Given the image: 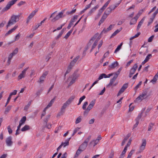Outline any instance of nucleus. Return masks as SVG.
Returning a JSON list of instances; mask_svg holds the SVG:
<instances>
[{"label":"nucleus","instance_id":"nucleus-1","mask_svg":"<svg viewBox=\"0 0 158 158\" xmlns=\"http://www.w3.org/2000/svg\"><path fill=\"white\" fill-rule=\"evenodd\" d=\"M20 15H12L9 19L7 25L6 26V28H8L10 26L15 24L16 22L18 21L19 19V17Z\"/></svg>","mask_w":158,"mask_h":158},{"label":"nucleus","instance_id":"nucleus-2","mask_svg":"<svg viewBox=\"0 0 158 158\" xmlns=\"http://www.w3.org/2000/svg\"><path fill=\"white\" fill-rule=\"evenodd\" d=\"M147 92V91H144L136 98L135 101V102H141L143 100L148 97Z\"/></svg>","mask_w":158,"mask_h":158},{"label":"nucleus","instance_id":"nucleus-3","mask_svg":"<svg viewBox=\"0 0 158 158\" xmlns=\"http://www.w3.org/2000/svg\"><path fill=\"white\" fill-rule=\"evenodd\" d=\"M96 100L95 99L92 100L90 104L88 106L87 109L84 112V115H87L89 111L93 108L95 103Z\"/></svg>","mask_w":158,"mask_h":158},{"label":"nucleus","instance_id":"nucleus-4","mask_svg":"<svg viewBox=\"0 0 158 158\" xmlns=\"http://www.w3.org/2000/svg\"><path fill=\"white\" fill-rule=\"evenodd\" d=\"M111 0H108L103 6L98 10V12L97 15L99 17L101 16L103 12L106 9V7L107 6L108 4L110 3Z\"/></svg>","mask_w":158,"mask_h":158},{"label":"nucleus","instance_id":"nucleus-5","mask_svg":"<svg viewBox=\"0 0 158 158\" xmlns=\"http://www.w3.org/2000/svg\"><path fill=\"white\" fill-rule=\"evenodd\" d=\"M18 0H12L8 2L6 6L2 9V12L3 13L9 10L11 6L15 3Z\"/></svg>","mask_w":158,"mask_h":158},{"label":"nucleus","instance_id":"nucleus-6","mask_svg":"<svg viewBox=\"0 0 158 158\" xmlns=\"http://www.w3.org/2000/svg\"><path fill=\"white\" fill-rule=\"evenodd\" d=\"M138 67L137 64H135L131 69L129 74V77L131 78L135 73Z\"/></svg>","mask_w":158,"mask_h":158},{"label":"nucleus","instance_id":"nucleus-7","mask_svg":"<svg viewBox=\"0 0 158 158\" xmlns=\"http://www.w3.org/2000/svg\"><path fill=\"white\" fill-rule=\"evenodd\" d=\"M12 137L9 136L7 137L6 139V145L8 147L11 146L13 144V142L12 141Z\"/></svg>","mask_w":158,"mask_h":158},{"label":"nucleus","instance_id":"nucleus-8","mask_svg":"<svg viewBox=\"0 0 158 158\" xmlns=\"http://www.w3.org/2000/svg\"><path fill=\"white\" fill-rule=\"evenodd\" d=\"M146 140L145 139H143L142 140V143L139 149V152H142L145 149L146 145Z\"/></svg>","mask_w":158,"mask_h":158},{"label":"nucleus","instance_id":"nucleus-9","mask_svg":"<svg viewBox=\"0 0 158 158\" xmlns=\"http://www.w3.org/2000/svg\"><path fill=\"white\" fill-rule=\"evenodd\" d=\"M64 10L61 11L60 12L59 14L56 15V16L54 17L52 20V21H55L56 20H58L60 18L64 17V15L63 16V14L64 13Z\"/></svg>","mask_w":158,"mask_h":158},{"label":"nucleus","instance_id":"nucleus-10","mask_svg":"<svg viewBox=\"0 0 158 158\" xmlns=\"http://www.w3.org/2000/svg\"><path fill=\"white\" fill-rule=\"evenodd\" d=\"M38 11V10L37 9H35V10H34L29 15V16L28 17L26 23H28L30 20L31 19L33 16L35 15L36 13Z\"/></svg>","mask_w":158,"mask_h":158},{"label":"nucleus","instance_id":"nucleus-11","mask_svg":"<svg viewBox=\"0 0 158 158\" xmlns=\"http://www.w3.org/2000/svg\"><path fill=\"white\" fill-rule=\"evenodd\" d=\"M118 65V63L117 61H115L113 62L111 64L108 66V69L110 70L112 69H114Z\"/></svg>","mask_w":158,"mask_h":158},{"label":"nucleus","instance_id":"nucleus-12","mask_svg":"<svg viewBox=\"0 0 158 158\" xmlns=\"http://www.w3.org/2000/svg\"><path fill=\"white\" fill-rule=\"evenodd\" d=\"M142 115V113H140L138 115L137 118H136L135 120L136 121L135 124L134 125L133 128H136L138 126L139 123V121L141 118Z\"/></svg>","mask_w":158,"mask_h":158},{"label":"nucleus","instance_id":"nucleus-13","mask_svg":"<svg viewBox=\"0 0 158 158\" xmlns=\"http://www.w3.org/2000/svg\"><path fill=\"white\" fill-rule=\"evenodd\" d=\"M28 67L25 69L18 77V80H19L25 77L26 71L27 70Z\"/></svg>","mask_w":158,"mask_h":158},{"label":"nucleus","instance_id":"nucleus-14","mask_svg":"<svg viewBox=\"0 0 158 158\" xmlns=\"http://www.w3.org/2000/svg\"><path fill=\"white\" fill-rule=\"evenodd\" d=\"M18 26L16 25L13 28L8 31L5 34L6 36H7L11 34L15 30L18 28Z\"/></svg>","mask_w":158,"mask_h":158},{"label":"nucleus","instance_id":"nucleus-15","mask_svg":"<svg viewBox=\"0 0 158 158\" xmlns=\"http://www.w3.org/2000/svg\"><path fill=\"white\" fill-rule=\"evenodd\" d=\"M117 77L118 75L117 74H114L113 77L110 79V82L108 85L109 86L112 85Z\"/></svg>","mask_w":158,"mask_h":158},{"label":"nucleus","instance_id":"nucleus-16","mask_svg":"<svg viewBox=\"0 0 158 158\" xmlns=\"http://www.w3.org/2000/svg\"><path fill=\"white\" fill-rule=\"evenodd\" d=\"M99 7V6L98 5H97L96 6H95L93 8L88 12V16L90 15L91 14L95 11Z\"/></svg>","mask_w":158,"mask_h":158},{"label":"nucleus","instance_id":"nucleus-17","mask_svg":"<svg viewBox=\"0 0 158 158\" xmlns=\"http://www.w3.org/2000/svg\"><path fill=\"white\" fill-rule=\"evenodd\" d=\"M88 145L83 142L80 146L79 148L81 150V151L85 150L87 146Z\"/></svg>","mask_w":158,"mask_h":158},{"label":"nucleus","instance_id":"nucleus-18","mask_svg":"<svg viewBox=\"0 0 158 158\" xmlns=\"http://www.w3.org/2000/svg\"><path fill=\"white\" fill-rule=\"evenodd\" d=\"M56 97H54L51 100L50 102L49 103L47 106L45 108V110H47L48 108L51 107L52 104L54 103Z\"/></svg>","mask_w":158,"mask_h":158},{"label":"nucleus","instance_id":"nucleus-19","mask_svg":"<svg viewBox=\"0 0 158 158\" xmlns=\"http://www.w3.org/2000/svg\"><path fill=\"white\" fill-rule=\"evenodd\" d=\"M110 8L111 7L109 6L108 7L104 12V14L108 16V15H109L112 11L111 9Z\"/></svg>","mask_w":158,"mask_h":158},{"label":"nucleus","instance_id":"nucleus-20","mask_svg":"<svg viewBox=\"0 0 158 158\" xmlns=\"http://www.w3.org/2000/svg\"><path fill=\"white\" fill-rule=\"evenodd\" d=\"M144 18H143L139 22V23H138V24L137 26V29H136V30L137 31H138L140 28V27H141V26L142 25V24L143 23V22L144 21Z\"/></svg>","mask_w":158,"mask_h":158},{"label":"nucleus","instance_id":"nucleus-21","mask_svg":"<svg viewBox=\"0 0 158 158\" xmlns=\"http://www.w3.org/2000/svg\"><path fill=\"white\" fill-rule=\"evenodd\" d=\"M71 138V137L67 139L64 142H62L61 144H63V147H65L66 146L69 145V141Z\"/></svg>","mask_w":158,"mask_h":158},{"label":"nucleus","instance_id":"nucleus-22","mask_svg":"<svg viewBox=\"0 0 158 158\" xmlns=\"http://www.w3.org/2000/svg\"><path fill=\"white\" fill-rule=\"evenodd\" d=\"M122 29V27H120L119 29L116 30L112 35L110 37V38L113 37L116 35Z\"/></svg>","mask_w":158,"mask_h":158},{"label":"nucleus","instance_id":"nucleus-23","mask_svg":"<svg viewBox=\"0 0 158 158\" xmlns=\"http://www.w3.org/2000/svg\"><path fill=\"white\" fill-rule=\"evenodd\" d=\"M30 129V127L27 125H26L24 127L22 128L21 131H25L29 130Z\"/></svg>","mask_w":158,"mask_h":158},{"label":"nucleus","instance_id":"nucleus-24","mask_svg":"<svg viewBox=\"0 0 158 158\" xmlns=\"http://www.w3.org/2000/svg\"><path fill=\"white\" fill-rule=\"evenodd\" d=\"M155 123H150L148 125V131H151L153 128V126H155Z\"/></svg>","mask_w":158,"mask_h":158},{"label":"nucleus","instance_id":"nucleus-25","mask_svg":"<svg viewBox=\"0 0 158 158\" xmlns=\"http://www.w3.org/2000/svg\"><path fill=\"white\" fill-rule=\"evenodd\" d=\"M107 17V16L103 14L100 20V23L102 24V23L106 19Z\"/></svg>","mask_w":158,"mask_h":158},{"label":"nucleus","instance_id":"nucleus-26","mask_svg":"<svg viewBox=\"0 0 158 158\" xmlns=\"http://www.w3.org/2000/svg\"><path fill=\"white\" fill-rule=\"evenodd\" d=\"M26 120V117L25 116L23 117L19 121V123L23 125L25 123Z\"/></svg>","mask_w":158,"mask_h":158},{"label":"nucleus","instance_id":"nucleus-27","mask_svg":"<svg viewBox=\"0 0 158 158\" xmlns=\"http://www.w3.org/2000/svg\"><path fill=\"white\" fill-rule=\"evenodd\" d=\"M75 98L74 96H72L71 97L69 98L68 99V100L66 102L69 105L73 101V100Z\"/></svg>","mask_w":158,"mask_h":158},{"label":"nucleus","instance_id":"nucleus-28","mask_svg":"<svg viewBox=\"0 0 158 158\" xmlns=\"http://www.w3.org/2000/svg\"><path fill=\"white\" fill-rule=\"evenodd\" d=\"M123 43H121L120 45H118L117 47L115 49L114 52V53H116L118 51H119V50L120 49Z\"/></svg>","mask_w":158,"mask_h":158},{"label":"nucleus","instance_id":"nucleus-29","mask_svg":"<svg viewBox=\"0 0 158 158\" xmlns=\"http://www.w3.org/2000/svg\"><path fill=\"white\" fill-rule=\"evenodd\" d=\"M106 74L105 73H102L101 74L99 77H98V80H99L102 79L103 78H106Z\"/></svg>","mask_w":158,"mask_h":158},{"label":"nucleus","instance_id":"nucleus-30","mask_svg":"<svg viewBox=\"0 0 158 158\" xmlns=\"http://www.w3.org/2000/svg\"><path fill=\"white\" fill-rule=\"evenodd\" d=\"M106 74L105 73H102L101 74L99 77H98V80H99L102 79L103 78H106Z\"/></svg>","mask_w":158,"mask_h":158},{"label":"nucleus","instance_id":"nucleus-31","mask_svg":"<svg viewBox=\"0 0 158 158\" xmlns=\"http://www.w3.org/2000/svg\"><path fill=\"white\" fill-rule=\"evenodd\" d=\"M91 135H89L88 136L87 138L85 139V140L83 142L88 145V143L89 142V140H90V139H91Z\"/></svg>","mask_w":158,"mask_h":158},{"label":"nucleus","instance_id":"nucleus-32","mask_svg":"<svg viewBox=\"0 0 158 158\" xmlns=\"http://www.w3.org/2000/svg\"><path fill=\"white\" fill-rule=\"evenodd\" d=\"M94 142V145H93V146L94 147L95 146V145H96L97 144H98V143H99V141H98V140H97V139H95V140H94L92 141H91L89 143L90 144H92V143Z\"/></svg>","mask_w":158,"mask_h":158},{"label":"nucleus","instance_id":"nucleus-33","mask_svg":"<svg viewBox=\"0 0 158 158\" xmlns=\"http://www.w3.org/2000/svg\"><path fill=\"white\" fill-rule=\"evenodd\" d=\"M82 117L81 116H79L76 119L75 121V123L77 124L80 123L81 121Z\"/></svg>","mask_w":158,"mask_h":158},{"label":"nucleus","instance_id":"nucleus-34","mask_svg":"<svg viewBox=\"0 0 158 158\" xmlns=\"http://www.w3.org/2000/svg\"><path fill=\"white\" fill-rule=\"evenodd\" d=\"M11 106H8L5 110V114H7L9 112V111L10 110V109H11Z\"/></svg>","mask_w":158,"mask_h":158},{"label":"nucleus","instance_id":"nucleus-35","mask_svg":"<svg viewBox=\"0 0 158 158\" xmlns=\"http://www.w3.org/2000/svg\"><path fill=\"white\" fill-rule=\"evenodd\" d=\"M140 34V32H138L136 35H135L134 36L131 37L130 38V40H131L133 39H134L137 38L138 37Z\"/></svg>","mask_w":158,"mask_h":158},{"label":"nucleus","instance_id":"nucleus-36","mask_svg":"<svg viewBox=\"0 0 158 158\" xmlns=\"http://www.w3.org/2000/svg\"><path fill=\"white\" fill-rule=\"evenodd\" d=\"M140 34V32H138L136 35H135L134 36L131 37L130 38V40H131L133 39H134L137 38L138 37Z\"/></svg>","mask_w":158,"mask_h":158},{"label":"nucleus","instance_id":"nucleus-37","mask_svg":"<svg viewBox=\"0 0 158 158\" xmlns=\"http://www.w3.org/2000/svg\"><path fill=\"white\" fill-rule=\"evenodd\" d=\"M69 105L66 102H65L63 106H62L61 108V111L64 110L66 108L67 106Z\"/></svg>","mask_w":158,"mask_h":158},{"label":"nucleus","instance_id":"nucleus-38","mask_svg":"<svg viewBox=\"0 0 158 158\" xmlns=\"http://www.w3.org/2000/svg\"><path fill=\"white\" fill-rule=\"evenodd\" d=\"M158 79V78H157L156 76L155 75L153 79L151 80V82H152L153 84H154L156 82Z\"/></svg>","mask_w":158,"mask_h":158},{"label":"nucleus","instance_id":"nucleus-39","mask_svg":"<svg viewBox=\"0 0 158 158\" xmlns=\"http://www.w3.org/2000/svg\"><path fill=\"white\" fill-rule=\"evenodd\" d=\"M81 152L82 151H81V150L79 148V149L77 150L75 154V157H78Z\"/></svg>","mask_w":158,"mask_h":158},{"label":"nucleus","instance_id":"nucleus-40","mask_svg":"<svg viewBox=\"0 0 158 158\" xmlns=\"http://www.w3.org/2000/svg\"><path fill=\"white\" fill-rule=\"evenodd\" d=\"M31 101H30L28 102L27 104V105H26L25 106V107H24V110H28L29 107L30 106V105L31 104Z\"/></svg>","mask_w":158,"mask_h":158},{"label":"nucleus","instance_id":"nucleus-41","mask_svg":"<svg viewBox=\"0 0 158 158\" xmlns=\"http://www.w3.org/2000/svg\"><path fill=\"white\" fill-rule=\"evenodd\" d=\"M125 89L124 88H123L122 87L121 88V89L119 90L118 94L117 96H119L122 93L124 92Z\"/></svg>","mask_w":158,"mask_h":158},{"label":"nucleus","instance_id":"nucleus-42","mask_svg":"<svg viewBox=\"0 0 158 158\" xmlns=\"http://www.w3.org/2000/svg\"><path fill=\"white\" fill-rule=\"evenodd\" d=\"M72 68L71 67H70V66H69V65L68 66V67L66 71V72L65 74V75H64L65 76H66V74H67L68 73H69L71 71V69Z\"/></svg>","mask_w":158,"mask_h":158},{"label":"nucleus","instance_id":"nucleus-43","mask_svg":"<svg viewBox=\"0 0 158 158\" xmlns=\"http://www.w3.org/2000/svg\"><path fill=\"white\" fill-rule=\"evenodd\" d=\"M45 78L44 77L41 76L40 78V80L38 81V82L40 84L43 83Z\"/></svg>","mask_w":158,"mask_h":158},{"label":"nucleus","instance_id":"nucleus-44","mask_svg":"<svg viewBox=\"0 0 158 158\" xmlns=\"http://www.w3.org/2000/svg\"><path fill=\"white\" fill-rule=\"evenodd\" d=\"M137 21L135 19H134L133 18L131 20L130 22V25H132L133 24H135Z\"/></svg>","mask_w":158,"mask_h":158},{"label":"nucleus","instance_id":"nucleus-45","mask_svg":"<svg viewBox=\"0 0 158 158\" xmlns=\"http://www.w3.org/2000/svg\"><path fill=\"white\" fill-rule=\"evenodd\" d=\"M63 31L62 30L60 32L59 34L56 36V40H57L59 39L60 37H61L62 34H63Z\"/></svg>","mask_w":158,"mask_h":158},{"label":"nucleus","instance_id":"nucleus-46","mask_svg":"<svg viewBox=\"0 0 158 158\" xmlns=\"http://www.w3.org/2000/svg\"><path fill=\"white\" fill-rule=\"evenodd\" d=\"M76 9H75L73 10L72 11H67L66 13V14L67 15H71L72 14H73V13H75L76 11Z\"/></svg>","mask_w":158,"mask_h":158},{"label":"nucleus","instance_id":"nucleus-47","mask_svg":"<svg viewBox=\"0 0 158 158\" xmlns=\"http://www.w3.org/2000/svg\"><path fill=\"white\" fill-rule=\"evenodd\" d=\"M88 104V102H85L82 106V109L85 110L86 107Z\"/></svg>","mask_w":158,"mask_h":158},{"label":"nucleus","instance_id":"nucleus-48","mask_svg":"<svg viewBox=\"0 0 158 158\" xmlns=\"http://www.w3.org/2000/svg\"><path fill=\"white\" fill-rule=\"evenodd\" d=\"M80 128V127L76 128L73 131V132L72 134V136H73L76 134V133L79 131V129Z\"/></svg>","mask_w":158,"mask_h":158},{"label":"nucleus","instance_id":"nucleus-49","mask_svg":"<svg viewBox=\"0 0 158 158\" xmlns=\"http://www.w3.org/2000/svg\"><path fill=\"white\" fill-rule=\"evenodd\" d=\"M18 52V48H16L11 53L14 56L15 54L17 53Z\"/></svg>","mask_w":158,"mask_h":158},{"label":"nucleus","instance_id":"nucleus-50","mask_svg":"<svg viewBox=\"0 0 158 158\" xmlns=\"http://www.w3.org/2000/svg\"><path fill=\"white\" fill-rule=\"evenodd\" d=\"M74 22V20H71V22L69 23L68 26L67 27V28L69 29H70L71 27L72 26L73 24V23Z\"/></svg>","mask_w":158,"mask_h":158},{"label":"nucleus","instance_id":"nucleus-51","mask_svg":"<svg viewBox=\"0 0 158 158\" xmlns=\"http://www.w3.org/2000/svg\"><path fill=\"white\" fill-rule=\"evenodd\" d=\"M7 129L8 130V132L9 134H11L12 133L13 131L11 129L10 126H8L7 127Z\"/></svg>","mask_w":158,"mask_h":158},{"label":"nucleus","instance_id":"nucleus-52","mask_svg":"<svg viewBox=\"0 0 158 158\" xmlns=\"http://www.w3.org/2000/svg\"><path fill=\"white\" fill-rule=\"evenodd\" d=\"M26 3L25 2L21 1L19 2L17 5L19 6H20L22 5H24Z\"/></svg>","mask_w":158,"mask_h":158},{"label":"nucleus","instance_id":"nucleus-53","mask_svg":"<svg viewBox=\"0 0 158 158\" xmlns=\"http://www.w3.org/2000/svg\"><path fill=\"white\" fill-rule=\"evenodd\" d=\"M42 91L43 90L42 89L38 90L36 93L37 96H39L41 94Z\"/></svg>","mask_w":158,"mask_h":158},{"label":"nucleus","instance_id":"nucleus-54","mask_svg":"<svg viewBox=\"0 0 158 158\" xmlns=\"http://www.w3.org/2000/svg\"><path fill=\"white\" fill-rule=\"evenodd\" d=\"M51 124L50 123L45 124V127L48 129H50L51 128Z\"/></svg>","mask_w":158,"mask_h":158},{"label":"nucleus","instance_id":"nucleus-55","mask_svg":"<svg viewBox=\"0 0 158 158\" xmlns=\"http://www.w3.org/2000/svg\"><path fill=\"white\" fill-rule=\"evenodd\" d=\"M152 56L151 54H148L147 56L146 57L145 60H146V61H148L149 59L152 57Z\"/></svg>","mask_w":158,"mask_h":158},{"label":"nucleus","instance_id":"nucleus-56","mask_svg":"<svg viewBox=\"0 0 158 158\" xmlns=\"http://www.w3.org/2000/svg\"><path fill=\"white\" fill-rule=\"evenodd\" d=\"M154 35H152L151 36H150L148 39V42H151L153 39L154 38Z\"/></svg>","mask_w":158,"mask_h":158},{"label":"nucleus","instance_id":"nucleus-57","mask_svg":"<svg viewBox=\"0 0 158 158\" xmlns=\"http://www.w3.org/2000/svg\"><path fill=\"white\" fill-rule=\"evenodd\" d=\"M80 58V56H77L75 58H74L72 61L76 63Z\"/></svg>","mask_w":158,"mask_h":158},{"label":"nucleus","instance_id":"nucleus-58","mask_svg":"<svg viewBox=\"0 0 158 158\" xmlns=\"http://www.w3.org/2000/svg\"><path fill=\"white\" fill-rule=\"evenodd\" d=\"M50 117V115H49L48 117H47L46 118H45L44 119V123H45V124H47V123L48 119Z\"/></svg>","mask_w":158,"mask_h":158},{"label":"nucleus","instance_id":"nucleus-59","mask_svg":"<svg viewBox=\"0 0 158 158\" xmlns=\"http://www.w3.org/2000/svg\"><path fill=\"white\" fill-rule=\"evenodd\" d=\"M17 90H14L13 92L10 93L9 96H10L11 97L12 95H16L17 94Z\"/></svg>","mask_w":158,"mask_h":158},{"label":"nucleus","instance_id":"nucleus-60","mask_svg":"<svg viewBox=\"0 0 158 158\" xmlns=\"http://www.w3.org/2000/svg\"><path fill=\"white\" fill-rule=\"evenodd\" d=\"M154 19H153L152 17H151L149 21L148 22V26H149V25H150V24L153 22Z\"/></svg>","mask_w":158,"mask_h":158},{"label":"nucleus","instance_id":"nucleus-61","mask_svg":"<svg viewBox=\"0 0 158 158\" xmlns=\"http://www.w3.org/2000/svg\"><path fill=\"white\" fill-rule=\"evenodd\" d=\"M128 83H126L124 84L122 86V87L125 89H126L128 87Z\"/></svg>","mask_w":158,"mask_h":158},{"label":"nucleus","instance_id":"nucleus-62","mask_svg":"<svg viewBox=\"0 0 158 158\" xmlns=\"http://www.w3.org/2000/svg\"><path fill=\"white\" fill-rule=\"evenodd\" d=\"M48 71H45V72H44L43 73V74L41 76H42L43 77H44V78H45L46 76L48 74Z\"/></svg>","mask_w":158,"mask_h":158},{"label":"nucleus","instance_id":"nucleus-63","mask_svg":"<svg viewBox=\"0 0 158 158\" xmlns=\"http://www.w3.org/2000/svg\"><path fill=\"white\" fill-rule=\"evenodd\" d=\"M76 63L73 62L72 60L70 62L69 66L71 67L72 68H73V67L74 65Z\"/></svg>","mask_w":158,"mask_h":158},{"label":"nucleus","instance_id":"nucleus-64","mask_svg":"<svg viewBox=\"0 0 158 158\" xmlns=\"http://www.w3.org/2000/svg\"><path fill=\"white\" fill-rule=\"evenodd\" d=\"M114 155V153L113 152H112L110 153L108 158H113Z\"/></svg>","mask_w":158,"mask_h":158}]
</instances>
